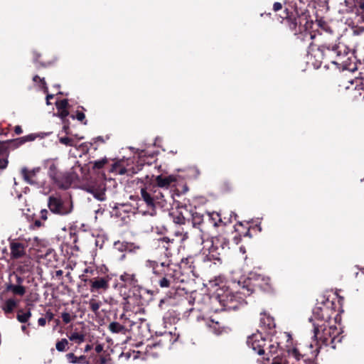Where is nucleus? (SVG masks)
Segmentation results:
<instances>
[{
  "instance_id": "nucleus-34",
  "label": "nucleus",
  "mask_w": 364,
  "mask_h": 364,
  "mask_svg": "<svg viewBox=\"0 0 364 364\" xmlns=\"http://www.w3.org/2000/svg\"><path fill=\"white\" fill-rule=\"evenodd\" d=\"M240 293L244 296L250 295L251 294V292H250V289L245 286H242L241 290H240Z\"/></svg>"
},
{
  "instance_id": "nucleus-54",
  "label": "nucleus",
  "mask_w": 364,
  "mask_h": 364,
  "mask_svg": "<svg viewBox=\"0 0 364 364\" xmlns=\"http://www.w3.org/2000/svg\"><path fill=\"white\" fill-rule=\"evenodd\" d=\"M62 273H63L62 270H58V271L56 272V274L57 275H61Z\"/></svg>"
},
{
  "instance_id": "nucleus-4",
  "label": "nucleus",
  "mask_w": 364,
  "mask_h": 364,
  "mask_svg": "<svg viewBox=\"0 0 364 364\" xmlns=\"http://www.w3.org/2000/svg\"><path fill=\"white\" fill-rule=\"evenodd\" d=\"M249 279L254 286L263 290H268L270 287V278L267 276L252 272L250 274Z\"/></svg>"
},
{
  "instance_id": "nucleus-52",
  "label": "nucleus",
  "mask_w": 364,
  "mask_h": 364,
  "mask_svg": "<svg viewBox=\"0 0 364 364\" xmlns=\"http://www.w3.org/2000/svg\"><path fill=\"white\" fill-rule=\"evenodd\" d=\"M240 252L242 253V254H245L246 252V250H245V248L244 247H240Z\"/></svg>"
},
{
  "instance_id": "nucleus-56",
  "label": "nucleus",
  "mask_w": 364,
  "mask_h": 364,
  "mask_svg": "<svg viewBox=\"0 0 364 364\" xmlns=\"http://www.w3.org/2000/svg\"><path fill=\"white\" fill-rule=\"evenodd\" d=\"M287 336L290 338L291 336L290 334H287Z\"/></svg>"
},
{
  "instance_id": "nucleus-35",
  "label": "nucleus",
  "mask_w": 364,
  "mask_h": 364,
  "mask_svg": "<svg viewBox=\"0 0 364 364\" xmlns=\"http://www.w3.org/2000/svg\"><path fill=\"white\" fill-rule=\"evenodd\" d=\"M146 266L154 269L157 267V262L153 260H148L146 262Z\"/></svg>"
},
{
  "instance_id": "nucleus-30",
  "label": "nucleus",
  "mask_w": 364,
  "mask_h": 364,
  "mask_svg": "<svg viewBox=\"0 0 364 364\" xmlns=\"http://www.w3.org/2000/svg\"><path fill=\"white\" fill-rule=\"evenodd\" d=\"M159 241L163 245L164 248H165L166 250H168V248H169L168 243L171 242V240L168 237H162V238L159 239Z\"/></svg>"
},
{
  "instance_id": "nucleus-14",
  "label": "nucleus",
  "mask_w": 364,
  "mask_h": 364,
  "mask_svg": "<svg viewBox=\"0 0 364 364\" xmlns=\"http://www.w3.org/2000/svg\"><path fill=\"white\" fill-rule=\"evenodd\" d=\"M4 146L0 143V172L7 167L9 163L6 155L4 153Z\"/></svg>"
},
{
  "instance_id": "nucleus-40",
  "label": "nucleus",
  "mask_w": 364,
  "mask_h": 364,
  "mask_svg": "<svg viewBox=\"0 0 364 364\" xmlns=\"http://www.w3.org/2000/svg\"><path fill=\"white\" fill-rule=\"evenodd\" d=\"M85 116L82 112H77L76 114V118L79 121H82L85 119Z\"/></svg>"
},
{
  "instance_id": "nucleus-37",
  "label": "nucleus",
  "mask_w": 364,
  "mask_h": 364,
  "mask_svg": "<svg viewBox=\"0 0 364 364\" xmlns=\"http://www.w3.org/2000/svg\"><path fill=\"white\" fill-rule=\"evenodd\" d=\"M176 235L178 236V235H181L182 237L181 239V241H184L185 240H186L188 238V233L187 232H184L183 233L182 232H179V231H177L176 232Z\"/></svg>"
},
{
  "instance_id": "nucleus-25",
  "label": "nucleus",
  "mask_w": 364,
  "mask_h": 364,
  "mask_svg": "<svg viewBox=\"0 0 364 364\" xmlns=\"http://www.w3.org/2000/svg\"><path fill=\"white\" fill-rule=\"evenodd\" d=\"M34 139H35V136H33L32 134H31V135H28V136L17 139L16 140V142L17 143L18 145H19V144H22L25 143L26 141H33Z\"/></svg>"
},
{
  "instance_id": "nucleus-42",
  "label": "nucleus",
  "mask_w": 364,
  "mask_h": 364,
  "mask_svg": "<svg viewBox=\"0 0 364 364\" xmlns=\"http://www.w3.org/2000/svg\"><path fill=\"white\" fill-rule=\"evenodd\" d=\"M38 323L41 326H44L46 323V318H40L38 320Z\"/></svg>"
},
{
  "instance_id": "nucleus-38",
  "label": "nucleus",
  "mask_w": 364,
  "mask_h": 364,
  "mask_svg": "<svg viewBox=\"0 0 364 364\" xmlns=\"http://www.w3.org/2000/svg\"><path fill=\"white\" fill-rule=\"evenodd\" d=\"M282 9V5L281 3L279 2H275L274 4H273V10L274 11H278L279 10H281Z\"/></svg>"
},
{
  "instance_id": "nucleus-23",
  "label": "nucleus",
  "mask_w": 364,
  "mask_h": 364,
  "mask_svg": "<svg viewBox=\"0 0 364 364\" xmlns=\"http://www.w3.org/2000/svg\"><path fill=\"white\" fill-rule=\"evenodd\" d=\"M328 50H331L334 52L338 56H340L342 54V48H343V46L338 44H329L327 46Z\"/></svg>"
},
{
  "instance_id": "nucleus-10",
  "label": "nucleus",
  "mask_w": 364,
  "mask_h": 364,
  "mask_svg": "<svg viewBox=\"0 0 364 364\" xmlns=\"http://www.w3.org/2000/svg\"><path fill=\"white\" fill-rule=\"evenodd\" d=\"M6 290L11 291L14 294L23 296L26 293V289L22 285H16L9 283L6 285Z\"/></svg>"
},
{
  "instance_id": "nucleus-57",
  "label": "nucleus",
  "mask_w": 364,
  "mask_h": 364,
  "mask_svg": "<svg viewBox=\"0 0 364 364\" xmlns=\"http://www.w3.org/2000/svg\"><path fill=\"white\" fill-rule=\"evenodd\" d=\"M361 8H362V9H364V5H362V6H361Z\"/></svg>"
},
{
  "instance_id": "nucleus-21",
  "label": "nucleus",
  "mask_w": 364,
  "mask_h": 364,
  "mask_svg": "<svg viewBox=\"0 0 364 364\" xmlns=\"http://www.w3.org/2000/svg\"><path fill=\"white\" fill-rule=\"evenodd\" d=\"M234 296H230V297H228V300L226 303L223 304V306L225 309L227 310H235L237 309V306L234 304Z\"/></svg>"
},
{
  "instance_id": "nucleus-44",
  "label": "nucleus",
  "mask_w": 364,
  "mask_h": 364,
  "mask_svg": "<svg viewBox=\"0 0 364 364\" xmlns=\"http://www.w3.org/2000/svg\"><path fill=\"white\" fill-rule=\"evenodd\" d=\"M319 332H320V329H319L318 326L314 325V333L315 338H318Z\"/></svg>"
},
{
  "instance_id": "nucleus-48",
  "label": "nucleus",
  "mask_w": 364,
  "mask_h": 364,
  "mask_svg": "<svg viewBox=\"0 0 364 364\" xmlns=\"http://www.w3.org/2000/svg\"><path fill=\"white\" fill-rule=\"evenodd\" d=\"M53 97V95H48L46 96V104L48 105H49L50 104L49 100H50V99H52Z\"/></svg>"
},
{
  "instance_id": "nucleus-1",
  "label": "nucleus",
  "mask_w": 364,
  "mask_h": 364,
  "mask_svg": "<svg viewBox=\"0 0 364 364\" xmlns=\"http://www.w3.org/2000/svg\"><path fill=\"white\" fill-rule=\"evenodd\" d=\"M202 245L203 254L206 255L209 259H218L221 254V250H223L228 246L224 237H218L215 240H203Z\"/></svg>"
},
{
  "instance_id": "nucleus-32",
  "label": "nucleus",
  "mask_w": 364,
  "mask_h": 364,
  "mask_svg": "<svg viewBox=\"0 0 364 364\" xmlns=\"http://www.w3.org/2000/svg\"><path fill=\"white\" fill-rule=\"evenodd\" d=\"M129 245H132V247H131V250H127L128 252H136V251H138L141 249V246L139 245L134 244V243H130V242H129Z\"/></svg>"
},
{
  "instance_id": "nucleus-9",
  "label": "nucleus",
  "mask_w": 364,
  "mask_h": 364,
  "mask_svg": "<svg viewBox=\"0 0 364 364\" xmlns=\"http://www.w3.org/2000/svg\"><path fill=\"white\" fill-rule=\"evenodd\" d=\"M173 176L163 177L162 176H158L156 178V182L159 187L168 188L169 185L174 181Z\"/></svg>"
},
{
  "instance_id": "nucleus-15",
  "label": "nucleus",
  "mask_w": 364,
  "mask_h": 364,
  "mask_svg": "<svg viewBox=\"0 0 364 364\" xmlns=\"http://www.w3.org/2000/svg\"><path fill=\"white\" fill-rule=\"evenodd\" d=\"M31 316V312L30 310L24 311L23 310H19L17 314V320L21 323L27 322Z\"/></svg>"
},
{
  "instance_id": "nucleus-2",
  "label": "nucleus",
  "mask_w": 364,
  "mask_h": 364,
  "mask_svg": "<svg viewBox=\"0 0 364 364\" xmlns=\"http://www.w3.org/2000/svg\"><path fill=\"white\" fill-rule=\"evenodd\" d=\"M48 208L51 212L59 215H67L72 211V205L63 202L60 198L50 196L48 200Z\"/></svg>"
},
{
  "instance_id": "nucleus-45",
  "label": "nucleus",
  "mask_w": 364,
  "mask_h": 364,
  "mask_svg": "<svg viewBox=\"0 0 364 364\" xmlns=\"http://www.w3.org/2000/svg\"><path fill=\"white\" fill-rule=\"evenodd\" d=\"M95 350L97 353H100L103 350V346L101 344H98L95 346Z\"/></svg>"
},
{
  "instance_id": "nucleus-6",
  "label": "nucleus",
  "mask_w": 364,
  "mask_h": 364,
  "mask_svg": "<svg viewBox=\"0 0 364 364\" xmlns=\"http://www.w3.org/2000/svg\"><path fill=\"white\" fill-rule=\"evenodd\" d=\"M141 196L147 206L154 208L155 201L159 200V197L156 194V191L153 188L149 189L144 188L141 189Z\"/></svg>"
},
{
  "instance_id": "nucleus-47",
  "label": "nucleus",
  "mask_w": 364,
  "mask_h": 364,
  "mask_svg": "<svg viewBox=\"0 0 364 364\" xmlns=\"http://www.w3.org/2000/svg\"><path fill=\"white\" fill-rule=\"evenodd\" d=\"M14 131L16 132V134H20L22 133V129L20 126H16L15 127V129H14Z\"/></svg>"
},
{
  "instance_id": "nucleus-33",
  "label": "nucleus",
  "mask_w": 364,
  "mask_h": 364,
  "mask_svg": "<svg viewBox=\"0 0 364 364\" xmlns=\"http://www.w3.org/2000/svg\"><path fill=\"white\" fill-rule=\"evenodd\" d=\"M288 352L289 354H291L292 355H294L297 360L299 359V353L296 348H293L291 350H289Z\"/></svg>"
},
{
  "instance_id": "nucleus-50",
  "label": "nucleus",
  "mask_w": 364,
  "mask_h": 364,
  "mask_svg": "<svg viewBox=\"0 0 364 364\" xmlns=\"http://www.w3.org/2000/svg\"><path fill=\"white\" fill-rule=\"evenodd\" d=\"M92 349V346L87 345L85 348V352H88Z\"/></svg>"
},
{
  "instance_id": "nucleus-31",
  "label": "nucleus",
  "mask_w": 364,
  "mask_h": 364,
  "mask_svg": "<svg viewBox=\"0 0 364 364\" xmlns=\"http://www.w3.org/2000/svg\"><path fill=\"white\" fill-rule=\"evenodd\" d=\"M159 285L162 288H167L170 286V281L166 277H164L159 281Z\"/></svg>"
},
{
  "instance_id": "nucleus-20",
  "label": "nucleus",
  "mask_w": 364,
  "mask_h": 364,
  "mask_svg": "<svg viewBox=\"0 0 364 364\" xmlns=\"http://www.w3.org/2000/svg\"><path fill=\"white\" fill-rule=\"evenodd\" d=\"M69 339L72 341H75V343L80 344L85 341V335L78 333L77 332H73L69 336Z\"/></svg>"
},
{
  "instance_id": "nucleus-8",
  "label": "nucleus",
  "mask_w": 364,
  "mask_h": 364,
  "mask_svg": "<svg viewBox=\"0 0 364 364\" xmlns=\"http://www.w3.org/2000/svg\"><path fill=\"white\" fill-rule=\"evenodd\" d=\"M39 171V168H34L33 170L28 171L26 168H23L21 169V174L23 176V179L29 184L36 183V181L34 178L36 176V173Z\"/></svg>"
},
{
  "instance_id": "nucleus-3",
  "label": "nucleus",
  "mask_w": 364,
  "mask_h": 364,
  "mask_svg": "<svg viewBox=\"0 0 364 364\" xmlns=\"http://www.w3.org/2000/svg\"><path fill=\"white\" fill-rule=\"evenodd\" d=\"M247 345L259 355L264 353L265 341L262 339V336L259 334H254L248 337L247 341Z\"/></svg>"
},
{
  "instance_id": "nucleus-12",
  "label": "nucleus",
  "mask_w": 364,
  "mask_h": 364,
  "mask_svg": "<svg viewBox=\"0 0 364 364\" xmlns=\"http://www.w3.org/2000/svg\"><path fill=\"white\" fill-rule=\"evenodd\" d=\"M109 330L113 333H123L125 334L127 329L124 326L120 324L118 322H112L108 326Z\"/></svg>"
},
{
  "instance_id": "nucleus-24",
  "label": "nucleus",
  "mask_w": 364,
  "mask_h": 364,
  "mask_svg": "<svg viewBox=\"0 0 364 364\" xmlns=\"http://www.w3.org/2000/svg\"><path fill=\"white\" fill-rule=\"evenodd\" d=\"M87 191L92 193L99 200H105V193L103 192H97L93 188H87Z\"/></svg>"
},
{
  "instance_id": "nucleus-22",
  "label": "nucleus",
  "mask_w": 364,
  "mask_h": 364,
  "mask_svg": "<svg viewBox=\"0 0 364 364\" xmlns=\"http://www.w3.org/2000/svg\"><path fill=\"white\" fill-rule=\"evenodd\" d=\"M68 345V340L65 338H63L56 343L55 348L58 351L63 352V351L66 350Z\"/></svg>"
},
{
  "instance_id": "nucleus-49",
  "label": "nucleus",
  "mask_w": 364,
  "mask_h": 364,
  "mask_svg": "<svg viewBox=\"0 0 364 364\" xmlns=\"http://www.w3.org/2000/svg\"><path fill=\"white\" fill-rule=\"evenodd\" d=\"M155 191H156V196L159 197V200L162 199L164 198L163 193H161L160 191H157V190H155Z\"/></svg>"
},
{
  "instance_id": "nucleus-28",
  "label": "nucleus",
  "mask_w": 364,
  "mask_h": 364,
  "mask_svg": "<svg viewBox=\"0 0 364 364\" xmlns=\"http://www.w3.org/2000/svg\"><path fill=\"white\" fill-rule=\"evenodd\" d=\"M68 104V102L67 100H63L56 102L55 105H56L57 108L59 110H60V109H66Z\"/></svg>"
},
{
  "instance_id": "nucleus-41",
  "label": "nucleus",
  "mask_w": 364,
  "mask_h": 364,
  "mask_svg": "<svg viewBox=\"0 0 364 364\" xmlns=\"http://www.w3.org/2000/svg\"><path fill=\"white\" fill-rule=\"evenodd\" d=\"M68 111L67 109H60V116L61 118H65L68 115Z\"/></svg>"
},
{
  "instance_id": "nucleus-29",
  "label": "nucleus",
  "mask_w": 364,
  "mask_h": 364,
  "mask_svg": "<svg viewBox=\"0 0 364 364\" xmlns=\"http://www.w3.org/2000/svg\"><path fill=\"white\" fill-rule=\"evenodd\" d=\"M106 163H107V159H106L98 160V161H95L94 162V166L93 167L95 168L100 169V168H102Z\"/></svg>"
},
{
  "instance_id": "nucleus-18",
  "label": "nucleus",
  "mask_w": 364,
  "mask_h": 364,
  "mask_svg": "<svg viewBox=\"0 0 364 364\" xmlns=\"http://www.w3.org/2000/svg\"><path fill=\"white\" fill-rule=\"evenodd\" d=\"M114 247L116 250L122 252L131 250L132 245H129V242L117 241L114 243Z\"/></svg>"
},
{
  "instance_id": "nucleus-55",
  "label": "nucleus",
  "mask_w": 364,
  "mask_h": 364,
  "mask_svg": "<svg viewBox=\"0 0 364 364\" xmlns=\"http://www.w3.org/2000/svg\"><path fill=\"white\" fill-rule=\"evenodd\" d=\"M272 364H282L281 363H279V361L277 360H274Z\"/></svg>"
},
{
  "instance_id": "nucleus-36",
  "label": "nucleus",
  "mask_w": 364,
  "mask_h": 364,
  "mask_svg": "<svg viewBox=\"0 0 364 364\" xmlns=\"http://www.w3.org/2000/svg\"><path fill=\"white\" fill-rule=\"evenodd\" d=\"M38 79L42 82L43 85V87H44V91L46 92H48V88L45 86L46 85V82H45V80H44V78L43 79H41L38 75H36L33 77V81L36 82L38 80Z\"/></svg>"
},
{
  "instance_id": "nucleus-13",
  "label": "nucleus",
  "mask_w": 364,
  "mask_h": 364,
  "mask_svg": "<svg viewBox=\"0 0 364 364\" xmlns=\"http://www.w3.org/2000/svg\"><path fill=\"white\" fill-rule=\"evenodd\" d=\"M120 279L129 285H135L137 283V279L134 274L125 272L120 276Z\"/></svg>"
},
{
  "instance_id": "nucleus-53",
  "label": "nucleus",
  "mask_w": 364,
  "mask_h": 364,
  "mask_svg": "<svg viewBox=\"0 0 364 364\" xmlns=\"http://www.w3.org/2000/svg\"><path fill=\"white\" fill-rule=\"evenodd\" d=\"M183 220H184V218H178L177 219V223H183Z\"/></svg>"
},
{
  "instance_id": "nucleus-11",
  "label": "nucleus",
  "mask_w": 364,
  "mask_h": 364,
  "mask_svg": "<svg viewBox=\"0 0 364 364\" xmlns=\"http://www.w3.org/2000/svg\"><path fill=\"white\" fill-rule=\"evenodd\" d=\"M17 306V301L14 299H7L2 306V309L6 314L13 312Z\"/></svg>"
},
{
  "instance_id": "nucleus-7",
  "label": "nucleus",
  "mask_w": 364,
  "mask_h": 364,
  "mask_svg": "<svg viewBox=\"0 0 364 364\" xmlns=\"http://www.w3.org/2000/svg\"><path fill=\"white\" fill-rule=\"evenodd\" d=\"M90 291L92 292L99 289L107 290L109 288L108 280L105 278L101 277L95 279L92 281H90Z\"/></svg>"
},
{
  "instance_id": "nucleus-26",
  "label": "nucleus",
  "mask_w": 364,
  "mask_h": 364,
  "mask_svg": "<svg viewBox=\"0 0 364 364\" xmlns=\"http://www.w3.org/2000/svg\"><path fill=\"white\" fill-rule=\"evenodd\" d=\"M61 317L65 323H68L75 318V316H71L68 312H63L61 314Z\"/></svg>"
},
{
  "instance_id": "nucleus-17",
  "label": "nucleus",
  "mask_w": 364,
  "mask_h": 364,
  "mask_svg": "<svg viewBox=\"0 0 364 364\" xmlns=\"http://www.w3.org/2000/svg\"><path fill=\"white\" fill-rule=\"evenodd\" d=\"M66 358L70 363H85V356L80 355L79 357H77L73 353H68L66 355Z\"/></svg>"
},
{
  "instance_id": "nucleus-19",
  "label": "nucleus",
  "mask_w": 364,
  "mask_h": 364,
  "mask_svg": "<svg viewBox=\"0 0 364 364\" xmlns=\"http://www.w3.org/2000/svg\"><path fill=\"white\" fill-rule=\"evenodd\" d=\"M89 304H90V309L95 313V314H97L98 312V310L100 309L101 305H102V302L101 301H97L96 299H95V298L92 296L90 301H89Z\"/></svg>"
},
{
  "instance_id": "nucleus-5",
  "label": "nucleus",
  "mask_w": 364,
  "mask_h": 364,
  "mask_svg": "<svg viewBox=\"0 0 364 364\" xmlns=\"http://www.w3.org/2000/svg\"><path fill=\"white\" fill-rule=\"evenodd\" d=\"M26 246L19 242L13 241L10 243V256L12 259L24 258L26 256Z\"/></svg>"
},
{
  "instance_id": "nucleus-27",
  "label": "nucleus",
  "mask_w": 364,
  "mask_h": 364,
  "mask_svg": "<svg viewBox=\"0 0 364 364\" xmlns=\"http://www.w3.org/2000/svg\"><path fill=\"white\" fill-rule=\"evenodd\" d=\"M59 141L61 144L66 146H73L75 145L73 139L68 137H61Z\"/></svg>"
},
{
  "instance_id": "nucleus-39",
  "label": "nucleus",
  "mask_w": 364,
  "mask_h": 364,
  "mask_svg": "<svg viewBox=\"0 0 364 364\" xmlns=\"http://www.w3.org/2000/svg\"><path fill=\"white\" fill-rule=\"evenodd\" d=\"M13 275L16 278V285H21V284L23 283V279L21 278V277L18 276L17 274H15L14 273L13 274Z\"/></svg>"
},
{
  "instance_id": "nucleus-51",
  "label": "nucleus",
  "mask_w": 364,
  "mask_h": 364,
  "mask_svg": "<svg viewBox=\"0 0 364 364\" xmlns=\"http://www.w3.org/2000/svg\"><path fill=\"white\" fill-rule=\"evenodd\" d=\"M21 330L25 332L27 335H28V332L26 331V326L23 325L21 326Z\"/></svg>"
},
{
  "instance_id": "nucleus-46",
  "label": "nucleus",
  "mask_w": 364,
  "mask_h": 364,
  "mask_svg": "<svg viewBox=\"0 0 364 364\" xmlns=\"http://www.w3.org/2000/svg\"><path fill=\"white\" fill-rule=\"evenodd\" d=\"M53 316H54V315L52 312H50V311L46 312V318H48V321H51L53 318Z\"/></svg>"
},
{
  "instance_id": "nucleus-16",
  "label": "nucleus",
  "mask_w": 364,
  "mask_h": 364,
  "mask_svg": "<svg viewBox=\"0 0 364 364\" xmlns=\"http://www.w3.org/2000/svg\"><path fill=\"white\" fill-rule=\"evenodd\" d=\"M31 267V260L28 257L25 258L23 262H19L18 264L17 270L21 273L26 272L30 269Z\"/></svg>"
},
{
  "instance_id": "nucleus-43",
  "label": "nucleus",
  "mask_w": 364,
  "mask_h": 364,
  "mask_svg": "<svg viewBox=\"0 0 364 364\" xmlns=\"http://www.w3.org/2000/svg\"><path fill=\"white\" fill-rule=\"evenodd\" d=\"M47 214H48V211L46 210H42L41 211V218L43 219V220H46L47 219Z\"/></svg>"
}]
</instances>
